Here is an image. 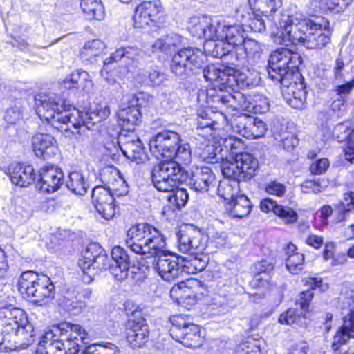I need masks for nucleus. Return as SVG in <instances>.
<instances>
[{
	"instance_id": "nucleus-35",
	"label": "nucleus",
	"mask_w": 354,
	"mask_h": 354,
	"mask_svg": "<svg viewBox=\"0 0 354 354\" xmlns=\"http://www.w3.org/2000/svg\"><path fill=\"white\" fill-rule=\"evenodd\" d=\"M182 44V38L178 34H170L157 39L152 48L153 52L160 51L164 53H169Z\"/></svg>"
},
{
	"instance_id": "nucleus-44",
	"label": "nucleus",
	"mask_w": 354,
	"mask_h": 354,
	"mask_svg": "<svg viewBox=\"0 0 354 354\" xmlns=\"http://www.w3.org/2000/svg\"><path fill=\"white\" fill-rule=\"evenodd\" d=\"M223 151L221 146L207 145L200 153V156L204 161L207 162H218L223 159Z\"/></svg>"
},
{
	"instance_id": "nucleus-52",
	"label": "nucleus",
	"mask_w": 354,
	"mask_h": 354,
	"mask_svg": "<svg viewBox=\"0 0 354 354\" xmlns=\"http://www.w3.org/2000/svg\"><path fill=\"white\" fill-rule=\"evenodd\" d=\"M111 257L115 265H122V268H129L130 260L127 252L120 246H115L111 250Z\"/></svg>"
},
{
	"instance_id": "nucleus-54",
	"label": "nucleus",
	"mask_w": 354,
	"mask_h": 354,
	"mask_svg": "<svg viewBox=\"0 0 354 354\" xmlns=\"http://www.w3.org/2000/svg\"><path fill=\"white\" fill-rule=\"evenodd\" d=\"M225 75L223 69H220L214 65L207 66L203 69V77L207 81L215 82L217 86L220 84L221 77Z\"/></svg>"
},
{
	"instance_id": "nucleus-48",
	"label": "nucleus",
	"mask_w": 354,
	"mask_h": 354,
	"mask_svg": "<svg viewBox=\"0 0 354 354\" xmlns=\"http://www.w3.org/2000/svg\"><path fill=\"white\" fill-rule=\"evenodd\" d=\"M142 75L143 77L140 81L143 83L150 84L151 86H158L161 84L165 79V74L156 69H150L149 71L142 70L139 73V76Z\"/></svg>"
},
{
	"instance_id": "nucleus-56",
	"label": "nucleus",
	"mask_w": 354,
	"mask_h": 354,
	"mask_svg": "<svg viewBox=\"0 0 354 354\" xmlns=\"http://www.w3.org/2000/svg\"><path fill=\"white\" fill-rule=\"evenodd\" d=\"M330 162L327 158H320L312 162L310 171L313 174L321 175L327 171Z\"/></svg>"
},
{
	"instance_id": "nucleus-33",
	"label": "nucleus",
	"mask_w": 354,
	"mask_h": 354,
	"mask_svg": "<svg viewBox=\"0 0 354 354\" xmlns=\"http://www.w3.org/2000/svg\"><path fill=\"white\" fill-rule=\"evenodd\" d=\"M236 158L241 173L243 174L242 180L250 179L255 174L258 168L257 160L248 153H236Z\"/></svg>"
},
{
	"instance_id": "nucleus-19",
	"label": "nucleus",
	"mask_w": 354,
	"mask_h": 354,
	"mask_svg": "<svg viewBox=\"0 0 354 354\" xmlns=\"http://www.w3.org/2000/svg\"><path fill=\"white\" fill-rule=\"evenodd\" d=\"M189 29L190 32L198 38L207 40L215 39L218 29L217 22L208 16L193 17L190 19Z\"/></svg>"
},
{
	"instance_id": "nucleus-39",
	"label": "nucleus",
	"mask_w": 354,
	"mask_h": 354,
	"mask_svg": "<svg viewBox=\"0 0 354 354\" xmlns=\"http://www.w3.org/2000/svg\"><path fill=\"white\" fill-rule=\"evenodd\" d=\"M80 6L88 19L100 20L104 17V10L100 0H82Z\"/></svg>"
},
{
	"instance_id": "nucleus-51",
	"label": "nucleus",
	"mask_w": 354,
	"mask_h": 354,
	"mask_svg": "<svg viewBox=\"0 0 354 354\" xmlns=\"http://www.w3.org/2000/svg\"><path fill=\"white\" fill-rule=\"evenodd\" d=\"M333 136L339 142L354 139V131L344 124H338L335 126Z\"/></svg>"
},
{
	"instance_id": "nucleus-59",
	"label": "nucleus",
	"mask_w": 354,
	"mask_h": 354,
	"mask_svg": "<svg viewBox=\"0 0 354 354\" xmlns=\"http://www.w3.org/2000/svg\"><path fill=\"white\" fill-rule=\"evenodd\" d=\"M223 145L227 149H230L232 153H238L237 150L243 147V143L241 140L234 136H229L224 138Z\"/></svg>"
},
{
	"instance_id": "nucleus-62",
	"label": "nucleus",
	"mask_w": 354,
	"mask_h": 354,
	"mask_svg": "<svg viewBox=\"0 0 354 354\" xmlns=\"http://www.w3.org/2000/svg\"><path fill=\"white\" fill-rule=\"evenodd\" d=\"M354 208V192L344 194V201L338 205V209L341 212L351 211Z\"/></svg>"
},
{
	"instance_id": "nucleus-23",
	"label": "nucleus",
	"mask_w": 354,
	"mask_h": 354,
	"mask_svg": "<svg viewBox=\"0 0 354 354\" xmlns=\"http://www.w3.org/2000/svg\"><path fill=\"white\" fill-rule=\"evenodd\" d=\"M284 98L290 106L295 109H302L306 100V86L303 82L290 83L283 91Z\"/></svg>"
},
{
	"instance_id": "nucleus-57",
	"label": "nucleus",
	"mask_w": 354,
	"mask_h": 354,
	"mask_svg": "<svg viewBox=\"0 0 354 354\" xmlns=\"http://www.w3.org/2000/svg\"><path fill=\"white\" fill-rule=\"evenodd\" d=\"M230 55L234 56L236 60L243 63L249 59L244 43L242 42H237V44L233 45V49L230 50Z\"/></svg>"
},
{
	"instance_id": "nucleus-1",
	"label": "nucleus",
	"mask_w": 354,
	"mask_h": 354,
	"mask_svg": "<svg viewBox=\"0 0 354 354\" xmlns=\"http://www.w3.org/2000/svg\"><path fill=\"white\" fill-rule=\"evenodd\" d=\"M126 244L136 254L147 258L157 257L155 270L163 280L171 281L179 277V259L165 253V239L151 225L140 223L131 227Z\"/></svg>"
},
{
	"instance_id": "nucleus-46",
	"label": "nucleus",
	"mask_w": 354,
	"mask_h": 354,
	"mask_svg": "<svg viewBox=\"0 0 354 354\" xmlns=\"http://www.w3.org/2000/svg\"><path fill=\"white\" fill-rule=\"evenodd\" d=\"M72 81L76 84L77 89L81 88L88 92L93 87V82L88 72L77 70L72 73Z\"/></svg>"
},
{
	"instance_id": "nucleus-34",
	"label": "nucleus",
	"mask_w": 354,
	"mask_h": 354,
	"mask_svg": "<svg viewBox=\"0 0 354 354\" xmlns=\"http://www.w3.org/2000/svg\"><path fill=\"white\" fill-rule=\"evenodd\" d=\"M215 39L217 40H208L205 43L206 50L214 57L221 58L230 54L233 46L223 39V35H221L220 32H218Z\"/></svg>"
},
{
	"instance_id": "nucleus-2",
	"label": "nucleus",
	"mask_w": 354,
	"mask_h": 354,
	"mask_svg": "<svg viewBox=\"0 0 354 354\" xmlns=\"http://www.w3.org/2000/svg\"><path fill=\"white\" fill-rule=\"evenodd\" d=\"M274 41L278 44H301L308 49L321 48L330 39L328 29L310 19L287 17L274 25L272 32Z\"/></svg>"
},
{
	"instance_id": "nucleus-5",
	"label": "nucleus",
	"mask_w": 354,
	"mask_h": 354,
	"mask_svg": "<svg viewBox=\"0 0 354 354\" xmlns=\"http://www.w3.org/2000/svg\"><path fill=\"white\" fill-rule=\"evenodd\" d=\"M0 351L15 350L17 344L32 337V327L26 313L10 306L0 307Z\"/></svg>"
},
{
	"instance_id": "nucleus-32",
	"label": "nucleus",
	"mask_w": 354,
	"mask_h": 354,
	"mask_svg": "<svg viewBox=\"0 0 354 354\" xmlns=\"http://www.w3.org/2000/svg\"><path fill=\"white\" fill-rule=\"evenodd\" d=\"M252 209L250 200L244 194H239L232 201L228 202L227 210L234 218H243L248 216Z\"/></svg>"
},
{
	"instance_id": "nucleus-63",
	"label": "nucleus",
	"mask_w": 354,
	"mask_h": 354,
	"mask_svg": "<svg viewBox=\"0 0 354 354\" xmlns=\"http://www.w3.org/2000/svg\"><path fill=\"white\" fill-rule=\"evenodd\" d=\"M64 306L66 310L73 314L79 313L82 308L85 306L84 303L77 300H71L69 299H64Z\"/></svg>"
},
{
	"instance_id": "nucleus-36",
	"label": "nucleus",
	"mask_w": 354,
	"mask_h": 354,
	"mask_svg": "<svg viewBox=\"0 0 354 354\" xmlns=\"http://www.w3.org/2000/svg\"><path fill=\"white\" fill-rule=\"evenodd\" d=\"M105 49V44L100 39H93L85 43L80 51V57L82 61L93 63V59L98 57Z\"/></svg>"
},
{
	"instance_id": "nucleus-4",
	"label": "nucleus",
	"mask_w": 354,
	"mask_h": 354,
	"mask_svg": "<svg viewBox=\"0 0 354 354\" xmlns=\"http://www.w3.org/2000/svg\"><path fill=\"white\" fill-rule=\"evenodd\" d=\"M88 339L87 333L80 325L64 322L44 334L36 354H51L49 351L53 348L64 351L66 354H76L80 344H87Z\"/></svg>"
},
{
	"instance_id": "nucleus-10",
	"label": "nucleus",
	"mask_w": 354,
	"mask_h": 354,
	"mask_svg": "<svg viewBox=\"0 0 354 354\" xmlns=\"http://www.w3.org/2000/svg\"><path fill=\"white\" fill-rule=\"evenodd\" d=\"M170 322L171 327L169 332L174 339L187 348H199L202 346L204 337L198 325L190 323L182 315L172 316Z\"/></svg>"
},
{
	"instance_id": "nucleus-53",
	"label": "nucleus",
	"mask_w": 354,
	"mask_h": 354,
	"mask_svg": "<svg viewBox=\"0 0 354 354\" xmlns=\"http://www.w3.org/2000/svg\"><path fill=\"white\" fill-rule=\"evenodd\" d=\"M275 214L280 217L286 224L295 223L298 218L297 212L287 206L279 205V207H277Z\"/></svg>"
},
{
	"instance_id": "nucleus-3",
	"label": "nucleus",
	"mask_w": 354,
	"mask_h": 354,
	"mask_svg": "<svg viewBox=\"0 0 354 354\" xmlns=\"http://www.w3.org/2000/svg\"><path fill=\"white\" fill-rule=\"evenodd\" d=\"M36 112L38 116L61 131H71L82 128L80 122L90 128L88 120L93 118L86 113L66 105V100L55 93L40 94L35 97Z\"/></svg>"
},
{
	"instance_id": "nucleus-37",
	"label": "nucleus",
	"mask_w": 354,
	"mask_h": 354,
	"mask_svg": "<svg viewBox=\"0 0 354 354\" xmlns=\"http://www.w3.org/2000/svg\"><path fill=\"white\" fill-rule=\"evenodd\" d=\"M217 194L225 201H232L241 194L239 181L235 179H223L218 184Z\"/></svg>"
},
{
	"instance_id": "nucleus-29",
	"label": "nucleus",
	"mask_w": 354,
	"mask_h": 354,
	"mask_svg": "<svg viewBox=\"0 0 354 354\" xmlns=\"http://www.w3.org/2000/svg\"><path fill=\"white\" fill-rule=\"evenodd\" d=\"M196 127L198 129H208L210 131L218 128L219 120H225L221 113H214L210 109H199L197 113Z\"/></svg>"
},
{
	"instance_id": "nucleus-58",
	"label": "nucleus",
	"mask_w": 354,
	"mask_h": 354,
	"mask_svg": "<svg viewBox=\"0 0 354 354\" xmlns=\"http://www.w3.org/2000/svg\"><path fill=\"white\" fill-rule=\"evenodd\" d=\"M242 43H244L249 58L253 57L262 50L261 44L254 39L243 38Z\"/></svg>"
},
{
	"instance_id": "nucleus-38",
	"label": "nucleus",
	"mask_w": 354,
	"mask_h": 354,
	"mask_svg": "<svg viewBox=\"0 0 354 354\" xmlns=\"http://www.w3.org/2000/svg\"><path fill=\"white\" fill-rule=\"evenodd\" d=\"M296 249V246L292 243L287 246L288 257L286 259V268L293 274H297L302 270L304 262V254L295 252Z\"/></svg>"
},
{
	"instance_id": "nucleus-25",
	"label": "nucleus",
	"mask_w": 354,
	"mask_h": 354,
	"mask_svg": "<svg viewBox=\"0 0 354 354\" xmlns=\"http://www.w3.org/2000/svg\"><path fill=\"white\" fill-rule=\"evenodd\" d=\"M149 328L144 320L133 322L128 329L127 339L133 348L141 347L149 338Z\"/></svg>"
},
{
	"instance_id": "nucleus-8",
	"label": "nucleus",
	"mask_w": 354,
	"mask_h": 354,
	"mask_svg": "<svg viewBox=\"0 0 354 354\" xmlns=\"http://www.w3.org/2000/svg\"><path fill=\"white\" fill-rule=\"evenodd\" d=\"M301 64V57L299 53L286 48H279L270 55L268 75L286 86V80L292 76Z\"/></svg>"
},
{
	"instance_id": "nucleus-45",
	"label": "nucleus",
	"mask_w": 354,
	"mask_h": 354,
	"mask_svg": "<svg viewBox=\"0 0 354 354\" xmlns=\"http://www.w3.org/2000/svg\"><path fill=\"white\" fill-rule=\"evenodd\" d=\"M142 55V51L135 47L120 48L111 54L114 61L118 62L122 58L129 59L130 60L138 61Z\"/></svg>"
},
{
	"instance_id": "nucleus-47",
	"label": "nucleus",
	"mask_w": 354,
	"mask_h": 354,
	"mask_svg": "<svg viewBox=\"0 0 354 354\" xmlns=\"http://www.w3.org/2000/svg\"><path fill=\"white\" fill-rule=\"evenodd\" d=\"M80 113H82V112L80 111ZM86 113H88V115L93 118V120H91V119L88 120V121L90 122V123L88 124V126L90 127V128H88L86 127V125H84L83 122H81L80 124H81L82 128H78L77 129H74V131H76L77 133H80V134L84 133L85 130L91 129V127L93 126H94V124L97 122H99L101 120L106 119L110 114V109L109 106H105L103 108L98 109L96 113H88V112H86Z\"/></svg>"
},
{
	"instance_id": "nucleus-60",
	"label": "nucleus",
	"mask_w": 354,
	"mask_h": 354,
	"mask_svg": "<svg viewBox=\"0 0 354 354\" xmlns=\"http://www.w3.org/2000/svg\"><path fill=\"white\" fill-rule=\"evenodd\" d=\"M266 191L269 194L282 196L285 194L286 189L283 184L277 181H272L266 185Z\"/></svg>"
},
{
	"instance_id": "nucleus-50",
	"label": "nucleus",
	"mask_w": 354,
	"mask_h": 354,
	"mask_svg": "<svg viewBox=\"0 0 354 354\" xmlns=\"http://www.w3.org/2000/svg\"><path fill=\"white\" fill-rule=\"evenodd\" d=\"M170 192H172V194L167 196L168 201L170 203L176 205L178 209H180L182 207L185 205L189 198L186 189H178L177 187Z\"/></svg>"
},
{
	"instance_id": "nucleus-21",
	"label": "nucleus",
	"mask_w": 354,
	"mask_h": 354,
	"mask_svg": "<svg viewBox=\"0 0 354 354\" xmlns=\"http://www.w3.org/2000/svg\"><path fill=\"white\" fill-rule=\"evenodd\" d=\"M216 184V177L212 170L207 167H196L192 171L190 185L195 191L204 192L214 187Z\"/></svg>"
},
{
	"instance_id": "nucleus-28",
	"label": "nucleus",
	"mask_w": 354,
	"mask_h": 354,
	"mask_svg": "<svg viewBox=\"0 0 354 354\" xmlns=\"http://www.w3.org/2000/svg\"><path fill=\"white\" fill-rule=\"evenodd\" d=\"M56 140L48 133H39L35 134L32 139L33 149L37 156H42L44 153L54 152L56 149Z\"/></svg>"
},
{
	"instance_id": "nucleus-49",
	"label": "nucleus",
	"mask_w": 354,
	"mask_h": 354,
	"mask_svg": "<svg viewBox=\"0 0 354 354\" xmlns=\"http://www.w3.org/2000/svg\"><path fill=\"white\" fill-rule=\"evenodd\" d=\"M234 129L242 136L252 138V118L240 117L235 122Z\"/></svg>"
},
{
	"instance_id": "nucleus-27",
	"label": "nucleus",
	"mask_w": 354,
	"mask_h": 354,
	"mask_svg": "<svg viewBox=\"0 0 354 354\" xmlns=\"http://www.w3.org/2000/svg\"><path fill=\"white\" fill-rule=\"evenodd\" d=\"M121 150L128 159L136 163L142 162L146 157L143 144L138 138L124 141Z\"/></svg>"
},
{
	"instance_id": "nucleus-17",
	"label": "nucleus",
	"mask_w": 354,
	"mask_h": 354,
	"mask_svg": "<svg viewBox=\"0 0 354 354\" xmlns=\"http://www.w3.org/2000/svg\"><path fill=\"white\" fill-rule=\"evenodd\" d=\"M93 204L97 213L104 219L113 218L115 214L114 196L104 186H96L92 192Z\"/></svg>"
},
{
	"instance_id": "nucleus-6",
	"label": "nucleus",
	"mask_w": 354,
	"mask_h": 354,
	"mask_svg": "<svg viewBox=\"0 0 354 354\" xmlns=\"http://www.w3.org/2000/svg\"><path fill=\"white\" fill-rule=\"evenodd\" d=\"M149 149L158 159L175 158L182 164L191 162L192 154L189 145L183 142L180 136L171 131L160 132L151 139Z\"/></svg>"
},
{
	"instance_id": "nucleus-43",
	"label": "nucleus",
	"mask_w": 354,
	"mask_h": 354,
	"mask_svg": "<svg viewBox=\"0 0 354 354\" xmlns=\"http://www.w3.org/2000/svg\"><path fill=\"white\" fill-rule=\"evenodd\" d=\"M263 341L253 338H248L242 342L236 348V354H257L263 353V348H261Z\"/></svg>"
},
{
	"instance_id": "nucleus-9",
	"label": "nucleus",
	"mask_w": 354,
	"mask_h": 354,
	"mask_svg": "<svg viewBox=\"0 0 354 354\" xmlns=\"http://www.w3.org/2000/svg\"><path fill=\"white\" fill-rule=\"evenodd\" d=\"M181 161L175 158L161 161L154 166L151 172L152 183L160 192H171L178 187L179 184L185 181L187 174Z\"/></svg>"
},
{
	"instance_id": "nucleus-14",
	"label": "nucleus",
	"mask_w": 354,
	"mask_h": 354,
	"mask_svg": "<svg viewBox=\"0 0 354 354\" xmlns=\"http://www.w3.org/2000/svg\"><path fill=\"white\" fill-rule=\"evenodd\" d=\"M106 259L105 256L101 255L100 248L95 243L90 244L82 252L78 266L83 272L82 279L85 283H89L93 280L96 269H106V265L103 263Z\"/></svg>"
},
{
	"instance_id": "nucleus-11",
	"label": "nucleus",
	"mask_w": 354,
	"mask_h": 354,
	"mask_svg": "<svg viewBox=\"0 0 354 354\" xmlns=\"http://www.w3.org/2000/svg\"><path fill=\"white\" fill-rule=\"evenodd\" d=\"M304 284L310 290L303 291L300 294V298L298 303L301 307V310H297L294 308L288 309L285 313L281 315L279 321L283 324L292 325L295 324L302 326L306 324V315H302L303 311H307L310 302L313 298L312 290L316 288H322L323 282L322 279L317 277H307L302 279Z\"/></svg>"
},
{
	"instance_id": "nucleus-16",
	"label": "nucleus",
	"mask_w": 354,
	"mask_h": 354,
	"mask_svg": "<svg viewBox=\"0 0 354 354\" xmlns=\"http://www.w3.org/2000/svg\"><path fill=\"white\" fill-rule=\"evenodd\" d=\"M178 248L183 253H202L207 245V239L198 230L188 228L177 234Z\"/></svg>"
},
{
	"instance_id": "nucleus-22",
	"label": "nucleus",
	"mask_w": 354,
	"mask_h": 354,
	"mask_svg": "<svg viewBox=\"0 0 354 354\" xmlns=\"http://www.w3.org/2000/svg\"><path fill=\"white\" fill-rule=\"evenodd\" d=\"M10 180L20 187H27L35 180L34 169L32 166L20 163H12L8 167Z\"/></svg>"
},
{
	"instance_id": "nucleus-7",
	"label": "nucleus",
	"mask_w": 354,
	"mask_h": 354,
	"mask_svg": "<svg viewBox=\"0 0 354 354\" xmlns=\"http://www.w3.org/2000/svg\"><path fill=\"white\" fill-rule=\"evenodd\" d=\"M18 288L22 295L33 298L34 301L40 305L48 303L55 295V287L50 278L30 270L21 274L18 280Z\"/></svg>"
},
{
	"instance_id": "nucleus-18",
	"label": "nucleus",
	"mask_w": 354,
	"mask_h": 354,
	"mask_svg": "<svg viewBox=\"0 0 354 354\" xmlns=\"http://www.w3.org/2000/svg\"><path fill=\"white\" fill-rule=\"evenodd\" d=\"M39 178L37 187L40 192L53 193L64 183V174L60 169L54 166H46L39 171Z\"/></svg>"
},
{
	"instance_id": "nucleus-12",
	"label": "nucleus",
	"mask_w": 354,
	"mask_h": 354,
	"mask_svg": "<svg viewBox=\"0 0 354 354\" xmlns=\"http://www.w3.org/2000/svg\"><path fill=\"white\" fill-rule=\"evenodd\" d=\"M205 59V55L198 48H181L172 57L171 71L178 77H185L192 71L202 68Z\"/></svg>"
},
{
	"instance_id": "nucleus-40",
	"label": "nucleus",
	"mask_w": 354,
	"mask_h": 354,
	"mask_svg": "<svg viewBox=\"0 0 354 354\" xmlns=\"http://www.w3.org/2000/svg\"><path fill=\"white\" fill-rule=\"evenodd\" d=\"M221 171L226 179H235L239 181L242 180L243 174L240 171L239 164H237L236 154L234 157L226 158L221 160Z\"/></svg>"
},
{
	"instance_id": "nucleus-41",
	"label": "nucleus",
	"mask_w": 354,
	"mask_h": 354,
	"mask_svg": "<svg viewBox=\"0 0 354 354\" xmlns=\"http://www.w3.org/2000/svg\"><path fill=\"white\" fill-rule=\"evenodd\" d=\"M218 32L223 35V39L232 44L243 41V35L239 26H223L217 23Z\"/></svg>"
},
{
	"instance_id": "nucleus-13",
	"label": "nucleus",
	"mask_w": 354,
	"mask_h": 354,
	"mask_svg": "<svg viewBox=\"0 0 354 354\" xmlns=\"http://www.w3.org/2000/svg\"><path fill=\"white\" fill-rule=\"evenodd\" d=\"M342 325L337 329L332 341V348L337 351L342 345L354 339V291L345 298L342 308Z\"/></svg>"
},
{
	"instance_id": "nucleus-26",
	"label": "nucleus",
	"mask_w": 354,
	"mask_h": 354,
	"mask_svg": "<svg viewBox=\"0 0 354 354\" xmlns=\"http://www.w3.org/2000/svg\"><path fill=\"white\" fill-rule=\"evenodd\" d=\"M106 176V173H104L103 178L106 181L105 187L113 196L120 197L129 193V185L118 170L111 171L108 178Z\"/></svg>"
},
{
	"instance_id": "nucleus-31",
	"label": "nucleus",
	"mask_w": 354,
	"mask_h": 354,
	"mask_svg": "<svg viewBox=\"0 0 354 354\" xmlns=\"http://www.w3.org/2000/svg\"><path fill=\"white\" fill-rule=\"evenodd\" d=\"M225 75L221 77L219 86H222L221 90L235 88H243L248 86L249 83L244 80L243 75L237 70L233 68H223Z\"/></svg>"
},
{
	"instance_id": "nucleus-61",
	"label": "nucleus",
	"mask_w": 354,
	"mask_h": 354,
	"mask_svg": "<svg viewBox=\"0 0 354 354\" xmlns=\"http://www.w3.org/2000/svg\"><path fill=\"white\" fill-rule=\"evenodd\" d=\"M179 277H183L185 274H196V270H194V266L192 265V262L191 259H179Z\"/></svg>"
},
{
	"instance_id": "nucleus-15",
	"label": "nucleus",
	"mask_w": 354,
	"mask_h": 354,
	"mask_svg": "<svg viewBox=\"0 0 354 354\" xmlns=\"http://www.w3.org/2000/svg\"><path fill=\"white\" fill-rule=\"evenodd\" d=\"M163 15V8L160 1H145L138 4L134 11V26L138 28L158 23Z\"/></svg>"
},
{
	"instance_id": "nucleus-64",
	"label": "nucleus",
	"mask_w": 354,
	"mask_h": 354,
	"mask_svg": "<svg viewBox=\"0 0 354 354\" xmlns=\"http://www.w3.org/2000/svg\"><path fill=\"white\" fill-rule=\"evenodd\" d=\"M253 111L254 113H265L269 109V102L266 97H259L257 99H253Z\"/></svg>"
},
{
	"instance_id": "nucleus-42",
	"label": "nucleus",
	"mask_w": 354,
	"mask_h": 354,
	"mask_svg": "<svg viewBox=\"0 0 354 354\" xmlns=\"http://www.w3.org/2000/svg\"><path fill=\"white\" fill-rule=\"evenodd\" d=\"M66 186L68 189L77 195H84L88 188V185L84 176L78 171L70 173L68 180L66 182Z\"/></svg>"
},
{
	"instance_id": "nucleus-55",
	"label": "nucleus",
	"mask_w": 354,
	"mask_h": 354,
	"mask_svg": "<svg viewBox=\"0 0 354 354\" xmlns=\"http://www.w3.org/2000/svg\"><path fill=\"white\" fill-rule=\"evenodd\" d=\"M267 131L266 123L259 118H252V138L263 136Z\"/></svg>"
},
{
	"instance_id": "nucleus-24",
	"label": "nucleus",
	"mask_w": 354,
	"mask_h": 354,
	"mask_svg": "<svg viewBox=\"0 0 354 354\" xmlns=\"http://www.w3.org/2000/svg\"><path fill=\"white\" fill-rule=\"evenodd\" d=\"M118 122L123 130L133 131L141 122V113L137 106H129L118 112Z\"/></svg>"
},
{
	"instance_id": "nucleus-30",
	"label": "nucleus",
	"mask_w": 354,
	"mask_h": 354,
	"mask_svg": "<svg viewBox=\"0 0 354 354\" xmlns=\"http://www.w3.org/2000/svg\"><path fill=\"white\" fill-rule=\"evenodd\" d=\"M103 62L104 66L100 71L101 77L110 85L116 84L118 79H121L128 73L127 68L124 66L111 67V64L116 62L111 55L106 58Z\"/></svg>"
},
{
	"instance_id": "nucleus-20",
	"label": "nucleus",
	"mask_w": 354,
	"mask_h": 354,
	"mask_svg": "<svg viewBox=\"0 0 354 354\" xmlns=\"http://www.w3.org/2000/svg\"><path fill=\"white\" fill-rule=\"evenodd\" d=\"M213 102L221 103L232 109H243L249 112L253 111V100L245 97L240 92H234V94L230 93H218L214 97Z\"/></svg>"
}]
</instances>
